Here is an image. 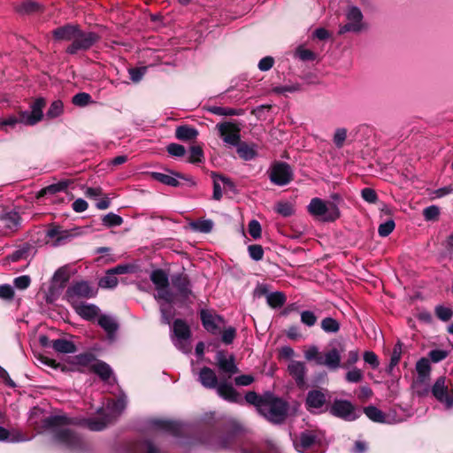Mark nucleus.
<instances>
[{"label": "nucleus", "instance_id": "obj_1", "mask_svg": "<svg viewBox=\"0 0 453 453\" xmlns=\"http://www.w3.org/2000/svg\"><path fill=\"white\" fill-rule=\"evenodd\" d=\"M202 438L216 449L239 450L241 453H265L236 423L209 422L203 427Z\"/></svg>", "mask_w": 453, "mask_h": 453}, {"label": "nucleus", "instance_id": "obj_2", "mask_svg": "<svg viewBox=\"0 0 453 453\" xmlns=\"http://www.w3.org/2000/svg\"><path fill=\"white\" fill-rule=\"evenodd\" d=\"M51 35L55 42H70L65 52L71 56L90 50L102 39L98 33L84 30L80 24L71 22L53 29Z\"/></svg>", "mask_w": 453, "mask_h": 453}, {"label": "nucleus", "instance_id": "obj_3", "mask_svg": "<svg viewBox=\"0 0 453 453\" xmlns=\"http://www.w3.org/2000/svg\"><path fill=\"white\" fill-rule=\"evenodd\" d=\"M77 418H72L65 415H51L42 419L41 426L44 430L54 432V440L71 450H80L83 448L81 437L73 430L63 428L70 425H78Z\"/></svg>", "mask_w": 453, "mask_h": 453}, {"label": "nucleus", "instance_id": "obj_4", "mask_svg": "<svg viewBox=\"0 0 453 453\" xmlns=\"http://www.w3.org/2000/svg\"><path fill=\"white\" fill-rule=\"evenodd\" d=\"M288 410L289 404L287 401L267 391L265 393V401L259 414L270 423L280 425L287 419Z\"/></svg>", "mask_w": 453, "mask_h": 453}, {"label": "nucleus", "instance_id": "obj_5", "mask_svg": "<svg viewBox=\"0 0 453 453\" xmlns=\"http://www.w3.org/2000/svg\"><path fill=\"white\" fill-rule=\"evenodd\" d=\"M308 212L323 222H334L341 217V211L334 202H326L314 197L307 206Z\"/></svg>", "mask_w": 453, "mask_h": 453}, {"label": "nucleus", "instance_id": "obj_6", "mask_svg": "<svg viewBox=\"0 0 453 453\" xmlns=\"http://www.w3.org/2000/svg\"><path fill=\"white\" fill-rule=\"evenodd\" d=\"M97 290L86 280L73 282L65 291V298L72 306L80 303V299H90L96 296Z\"/></svg>", "mask_w": 453, "mask_h": 453}, {"label": "nucleus", "instance_id": "obj_7", "mask_svg": "<svg viewBox=\"0 0 453 453\" xmlns=\"http://www.w3.org/2000/svg\"><path fill=\"white\" fill-rule=\"evenodd\" d=\"M330 413L345 421H354L362 412L350 401L335 399L330 407Z\"/></svg>", "mask_w": 453, "mask_h": 453}, {"label": "nucleus", "instance_id": "obj_8", "mask_svg": "<svg viewBox=\"0 0 453 453\" xmlns=\"http://www.w3.org/2000/svg\"><path fill=\"white\" fill-rule=\"evenodd\" d=\"M269 179L277 186H286L294 179L293 169L286 162H275L270 168Z\"/></svg>", "mask_w": 453, "mask_h": 453}, {"label": "nucleus", "instance_id": "obj_9", "mask_svg": "<svg viewBox=\"0 0 453 453\" xmlns=\"http://www.w3.org/2000/svg\"><path fill=\"white\" fill-rule=\"evenodd\" d=\"M345 350L344 344L337 342L329 348L321 355L319 365H324L331 371H335L342 367L341 354Z\"/></svg>", "mask_w": 453, "mask_h": 453}, {"label": "nucleus", "instance_id": "obj_10", "mask_svg": "<svg viewBox=\"0 0 453 453\" xmlns=\"http://www.w3.org/2000/svg\"><path fill=\"white\" fill-rule=\"evenodd\" d=\"M220 138L224 142L234 146L241 140V125L233 121H223L216 125Z\"/></svg>", "mask_w": 453, "mask_h": 453}, {"label": "nucleus", "instance_id": "obj_11", "mask_svg": "<svg viewBox=\"0 0 453 453\" xmlns=\"http://www.w3.org/2000/svg\"><path fill=\"white\" fill-rule=\"evenodd\" d=\"M294 443L296 450L301 453H318L316 449L320 446V439L315 432L305 430L300 433Z\"/></svg>", "mask_w": 453, "mask_h": 453}, {"label": "nucleus", "instance_id": "obj_12", "mask_svg": "<svg viewBox=\"0 0 453 453\" xmlns=\"http://www.w3.org/2000/svg\"><path fill=\"white\" fill-rule=\"evenodd\" d=\"M46 105L43 97L36 98L30 105L31 111H21V120L27 126H35L42 119V110Z\"/></svg>", "mask_w": 453, "mask_h": 453}, {"label": "nucleus", "instance_id": "obj_13", "mask_svg": "<svg viewBox=\"0 0 453 453\" xmlns=\"http://www.w3.org/2000/svg\"><path fill=\"white\" fill-rule=\"evenodd\" d=\"M168 171L173 176L162 173L153 172L151 173V177L153 180L171 187H179L180 185V181L175 177L186 180L190 187L196 186V181L192 179V177L187 176L179 172L170 170Z\"/></svg>", "mask_w": 453, "mask_h": 453}, {"label": "nucleus", "instance_id": "obj_14", "mask_svg": "<svg viewBox=\"0 0 453 453\" xmlns=\"http://www.w3.org/2000/svg\"><path fill=\"white\" fill-rule=\"evenodd\" d=\"M348 22L341 26L339 34H345L347 32L358 33L362 29L363 14L359 8L352 6L347 12Z\"/></svg>", "mask_w": 453, "mask_h": 453}, {"label": "nucleus", "instance_id": "obj_15", "mask_svg": "<svg viewBox=\"0 0 453 453\" xmlns=\"http://www.w3.org/2000/svg\"><path fill=\"white\" fill-rule=\"evenodd\" d=\"M171 281L182 300H187L189 296H193L189 277L185 273L173 274Z\"/></svg>", "mask_w": 453, "mask_h": 453}, {"label": "nucleus", "instance_id": "obj_16", "mask_svg": "<svg viewBox=\"0 0 453 453\" xmlns=\"http://www.w3.org/2000/svg\"><path fill=\"white\" fill-rule=\"evenodd\" d=\"M431 392L439 402L446 403L448 407L453 405V393H449L444 376H441L436 380Z\"/></svg>", "mask_w": 453, "mask_h": 453}, {"label": "nucleus", "instance_id": "obj_17", "mask_svg": "<svg viewBox=\"0 0 453 453\" xmlns=\"http://www.w3.org/2000/svg\"><path fill=\"white\" fill-rule=\"evenodd\" d=\"M200 319L204 329L212 334H217L219 332V324L225 322L222 316L203 309L200 311Z\"/></svg>", "mask_w": 453, "mask_h": 453}, {"label": "nucleus", "instance_id": "obj_18", "mask_svg": "<svg viewBox=\"0 0 453 453\" xmlns=\"http://www.w3.org/2000/svg\"><path fill=\"white\" fill-rule=\"evenodd\" d=\"M326 403V395L321 388L310 390L305 398L306 410L311 413L320 410Z\"/></svg>", "mask_w": 453, "mask_h": 453}, {"label": "nucleus", "instance_id": "obj_19", "mask_svg": "<svg viewBox=\"0 0 453 453\" xmlns=\"http://www.w3.org/2000/svg\"><path fill=\"white\" fill-rule=\"evenodd\" d=\"M289 375L295 380L296 386L303 388L305 386L306 365L303 362L292 360L288 365Z\"/></svg>", "mask_w": 453, "mask_h": 453}, {"label": "nucleus", "instance_id": "obj_20", "mask_svg": "<svg viewBox=\"0 0 453 453\" xmlns=\"http://www.w3.org/2000/svg\"><path fill=\"white\" fill-rule=\"evenodd\" d=\"M216 361L219 371L228 373L229 377L240 372L234 363V357L233 355H231L229 358H226L224 351H218L216 354Z\"/></svg>", "mask_w": 453, "mask_h": 453}, {"label": "nucleus", "instance_id": "obj_21", "mask_svg": "<svg viewBox=\"0 0 453 453\" xmlns=\"http://www.w3.org/2000/svg\"><path fill=\"white\" fill-rule=\"evenodd\" d=\"M216 388L218 395L224 400L234 403H242V396L231 384L227 382H220Z\"/></svg>", "mask_w": 453, "mask_h": 453}, {"label": "nucleus", "instance_id": "obj_22", "mask_svg": "<svg viewBox=\"0 0 453 453\" xmlns=\"http://www.w3.org/2000/svg\"><path fill=\"white\" fill-rule=\"evenodd\" d=\"M172 330L174 337H176L180 342L189 340L192 334L190 326L182 319L173 320Z\"/></svg>", "mask_w": 453, "mask_h": 453}, {"label": "nucleus", "instance_id": "obj_23", "mask_svg": "<svg viewBox=\"0 0 453 453\" xmlns=\"http://www.w3.org/2000/svg\"><path fill=\"white\" fill-rule=\"evenodd\" d=\"M44 6L32 0L23 1L20 4L15 7V11L21 15H33L39 14L44 12Z\"/></svg>", "mask_w": 453, "mask_h": 453}, {"label": "nucleus", "instance_id": "obj_24", "mask_svg": "<svg viewBox=\"0 0 453 453\" xmlns=\"http://www.w3.org/2000/svg\"><path fill=\"white\" fill-rule=\"evenodd\" d=\"M89 371L96 374L103 381H107L113 374L111 367L104 361L96 359L89 367Z\"/></svg>", "mask_w": 453, "mask_h": 453}, {"label": "nucleus", "instance_id": "obj_25", "mask_svg": "<svg viewBox=\"0 0 453 453\" xmlns=\"http://www.w3.org/2000/svg\"><path fill=\"white\" fill-rule=\"evenodd\" d=\"M113 422L114 416L105 414V412L100 418H88L86 420L87 426L91 431H102Z\"/></svg>", "mask_w": 453, "mask_h": 453}, {"label": "nucleus", "instance_id": "obj_26", "mask_svg": "<svg viewBox=\"0 0 453 453\" xmlns=\"http://www.w3.org/2000/svg\"><path fill=\"white\" fill-rule=\"evenodd\" d=\"M199 381L206 388H216L219 385L215 372L207 366H204L200 370Z\"/></svg>", "mask_w": 453, "mask_h": 453}, {"label": "nucleus", "instance_id": "obj_27", "mask_svg": "<svg viewBox=\"0 0 453 453\" xmlns=\"http://www.w3.org/2000/svg\"><path fill=\"white\" fill-rule=\"evenodd\" d=\"M199 132L188 125H180L175 129V137L182 142H191L197 138Z\"/></svg>", "mask_w": 453, "mask_h": 453}, {"label": "nucleus", "instance_id": "obj_28", "mask_svg": "<svg viewBox=\"0 0 453 453\" xmlns=\"http://www.w3.org/2000/svg\"><path fill=\"white\" fill-rule=\"evenodd\" d=\"M234 147H236L238 156L245 161L252 160L257 156V146L254 143L249 144L240 140L239 144H235Z\"/></svg>", "mask_w": 453, "mask_h": 453}, {"label": "nucleus", "instance_id": "obj_29", "mask_svg": "<svg viewBox=\"0 0 453 453\" xmlns=\"http://www.w3.org/2000/svg\"><path fill=\"white\" fill-rule=\"evenodd\" d=\"M151 424L155 428L168 432L173 435H178L181 429L178 422L168 419H154L151 421Z\"/></svg>", "mask_w": 453, "mask_h": 453}, {"label": "nucleus", "instance_id": "obj_30", "mask_svg": "<svg viewBox=\"0 0 453 453\" xmlns=\"http://www.w3.org/2000/svg\"><path fill=\"white\" fill-rule=\"evenodd\" d=\"M76 312L87 320L94 319L99 313V308L95 304L80 303L73 306Z\"/></svg>", "mask_w": 453, "mask_h": 453}, {"label": "nucleus", "instance_id": "obj_31", "mask_svg": "<svg viewBox=\"0 0 453 453\" xmlns=\"http://www.w3.org/2000/svg\"><path fill=\"white\" fill-rule=\"evenodd\" d=\"M51 348L56 352L62 353V354L74 353L77 351V347L74 344V342L72 341L64 339V338H58V339L53 340Z\"/></svg>", "mask_w": 453, "mask_h": 453}, {"label": "nucleus", "instance_id": "obj_32", "mask_svg": "<svg viewBox=\"0 0 453 453\" xmlns=\"http://www.w3.org/2000/svg\"><path fill=\"white\" fill-rule=\"evenodd\" d=\"M96 357L95 354L91 352H84L73 357L68 366L73 367L74 370H76L75 365L89 368L90 365L96 362Z\"/></svg>", "mask_w": 453, "mask_h": 453}, {"label": "nucleus", "instance_id": "obj_33", "mask_svg": "<svg viewBox=\"0 0 453 453\" xmlns=\"http://www.w3.org/2000/svg\"><path fill=\"white\" fill-rule=\"evenodd\" d=\"M150 278L157 289L167 288L169 287L168 275L163 269L152 271Z\"/></svg>", "mask_w": 453, "mask_h": 453}, {"label": "nucleus", "instance_id": "obj_34", "mask_svg": "<svg viewBox=\"0 0 453 453\" xmlns=\"http://www.w3.org/2000/svg\"><path fill=\"white\" fill-rule=\"evenodd\" d=\"M70 181L69 180H61L58 183H54L51 185H49L43 188H42L36 195V198L40 199L43 197L44 196L50 194L54 195L61 191H65L68 186Z\"/></svg>", "mask_w": 453, "mask_h": 453}, {"label": "nucleus", "instance_id": "obj_35", "mask_svg": "<svg viewBox=\"0 0 453 453\" xmlns=\"http://www.w3.org/2000/svg\"><path fill=\"white\" fill-rule=\"evenodd\" d=\"M207 111L218 116H241L244 113L243 109H234L221 106H209Z\"/></svg>", "mask_w": 453, "mask_h": 453}, {"label": "nucleus", "instance_id": "obj_36", "mask_svg": "<svg viewBox=\"0 0 453 453\" xmlns=\"http://www.w3.org/2000/svg\"><path fill=\"white\" fill-rule=\"evenodd\" d=\"M1 220L6 228L17 230L20 224V215L17 211H9L1 217Z\"/></svg>", "mask_w": 453, "mask_h": 453}, {"label": "nucleus", "instance_id": "obj_37", "mask_svg": "<svg viewBox=\"0 0 453 453\" xmlns=\"http://www.w3.org/2000/svg\"><path fill=\"white\" fill-rule=\"evenodd\" d=\"M363 412L369 419L376 423H385L386 415L383 411L373 405H369L364 408Z\"/></svg>", "mask_w": 453, "mask_h": 453}, {"label": "nucleus", "instance_id": "obj_38", "mask_svg": "<svg viewBox=\"0 0 453 453\" xmlns=\"http://www.w3.org/2000/svg\"><path fill=\"white\" fill-rule=\"evenodd\" d=\"M287 301V296L283 292L276 291L267 295V304L273 309L282 307Z\"/></svg>", "mask_w": 453, "mask_h": 453}, {"label": "nucleus", "instance_id": "obj_39", "mask_svg": "<svg viewBox=\"0 0 453 453\" xmlns=\"http://www.w3.org/2000/svg\"><path fill=\"white\" fill-rule=\"evenodd\" d=\"M416 370L418 372V378L421 382H424L430 374L431 366L429 360L423 357L417 362Z\"/></svg>", "mask_w": 453, "mask_h": 453}, {"label": "nucleus", "instance_id": "obj_40", "mask_svg": "<svg viewBox=\"0 0 453 453\" xmlns=\"http://www.w3.org/2000/svg\"><path fill=\"white\" fill-rule=\"evenodd\" d=\"M126 408V401L122 398H119L117 400L112 401L111 403L108 404L107 409L109 410L108 412H105V414H111L114 416V422L117 420V418L121 415L123 411Z\"/></svg>", "mask_w": 453, "mask_h": 453}, {"label": "nucleus", "instance_id": "obj_41", "mask_svg": "<svg viewBox=\"0 0 453 453\" xmlns=\"http://www.w3.org/2000/svg\"><path fill=\"white\" fill-rule=\"evenodd\" d=\"M321 329L327 334H334L340 330V323L332 317H326L320 322Z\"/></svg>", "mask_w": 453, "mask_h": 453}, {"label": "nucleus", "instance_id": "obj_42", "mask_svg": "<svg viewBox=\"0 0 453 453\" xmlns=\"http://www.w3.org/2000/svg\"><path fill=\"white\" fill-rule=\"evenodd\" d=\"M98 325L104 328L109 335L115 334L118 330V324L107 315H101L99 317Z\"/></svg>", "mask_w": 453, "mask_h": 453}, {"label": "nucleus", "instance_id": "obj_43", "mask_svg": "<svg viewBox=\"0 0 453 453\" xmlns=\"http://www.w3.org/2000/svg\"><path fill=\"white\" fill-rule=\"evenodd\" d=\"M190 155L188 158V162L190 164H198L204 161V153L201 145H192L189 148Z\"/></svg>", "mask_w": 453, "mask_h": 453}, {"label": "nucleus", "instance_id": "obj_44", "mask_svg": "<svg viewBox=\"0 0 453 453\" xmlns=\"http://www.w3.org/2000/svg\"><path fill=\"white\" fill-rule=\"evenodd\" d=\"M244 398L248 403L254 405L259 412L264 404L265 393L263 395H258L255 391H249L245 394Z\"/></svg>", "mask_w": 453, "mask_h": 453}, {"label": "nucleus", "instance_id": "obj_45", "mask_svg": "<svg viewBox=\"0 0 453 453\" xmlns=\"http://www.w3.org/2000/svg\"><path fill=\"white\" fill-rule=\"evenodd\" d=\"M103 225L107 227H114L119 226L123 224V219L119 215H117L113 212H109L108 214L102 217Z\"/></svg>", "mask_w": 453, "mask_h": 453}, {"label": "nucleus", "instance_id": "obj_46", "mask_svg": "<svg viewBox=\"0 0 453 453\" xmlns=\"http://www.w3.org/2000/svg\"><path fill=\"white\" fill-rule=\"evenodd\" d=\"M275 211L282 217L288 218L295 213V208L291 203L280 201L276 203Z\"/></svg>", "mask_w": 453, "mask_h": 453}, {"label": "nucleus", "instance_id": "obj_47", "mask_svg": "<svg viewBox=\"0 0 453 453\" xmlns=\"http://www.w3.org/2000/svg\"><path fill=\"white\" fill-rule=\"evenodd\" d=\"M64 111V104L61 100H55L50 105L46 117L48 119H55L59 117Z\"/></svg>", "mask_w": 453, "mask_h": 453}, {"label": "nucleus", "instance_id": "obj_48", "mask_svg": "<svg viewBox=\"0 0 453 453\" xmlns=\"http://www.w3.org/2000/svg\"><path fill=\"white\" fill-rule=\"evenodd\" d=\"M402 347L403 343L398 341L397 343L394 346L393 352L390 358V363L387 369V372L391 373L394 367L399 363L402 354Z\"/></svg>", "mask_w": 453, "mask_h": 453}, {"label": "nucleus", "instance_id": "obj_49", "mask_svg": "<svg viewBox=\"0 0 453 453\" xmlns=\"http://www.w3.org/2000/svg\"><path fill=\"white\" fill-rule=\"evenodd\" d=\"M434 314L440 320L448 322L453 317V310L443 305H437L434 308Z\"/></svg>", "mask_w": 453, "mask_h": 453}, {"label": "nucleus", "instance_id": "obj_50", "mask_svg": "<svg viewBox=\"0 0 453 453\" xmlns=\"http://www.w3.org/2000/svg\"><path fill=\"white\" fill-rule=\"evenodd\" d=\"M118 279L107 271L106 275L99 280L98 286L102 288H113L118 285Z\"/></svg>", "mask_w": 453, "mask_h": 453}, {"label": "nucleus", "instance_id": "obj_51", "mask_svg": "<svg viewBox=\"0 0 453 453\" xmlns=\"http://www.w3.org/2000/svg\"><path fill=\"white\" fill-rule=\"evenodd\" d=\"M191 226L198 232L208 234L213 228V222L211 219H203L192 222Z\"/></svg>", "mask_w": 453, "mask_h": 453}, {"label": "nucleus", "instance_id": "obj_52", "mask_svg": "<svg viewBox=\"0 0 453 453\" xmlns=\"http://www.w3.org/2000/svg\"><path fill=\"white\" fill-rule=\"evenodd\" d=\"M91 101V96L86 92L77 93L72 98V103L79 107L87 106Z\"/></svg>", "mask_w": 453, "mask_h": 453}, {"label": "nucleus", "instance_id": "obj_53", "mask_svg": "<svg viewBox=\"0 0 453 453\" xmlns=\"http://www.w3.org/2000/svg\"><path fill=\"white\" fill-rule=\"evenodd\" d=\"M395 227V221L393 219H388L379 226L378 234L381 237H387L394 231Z\"/></svg>", "mask_w": 453, "mask_h": 453}, {"label": "nucleus", "instance_id": "obj_54", "mask_svg": "<svg viewBox=\"0 0 453 453\" xmlns=\"http://www.w3.org/2000/svg\"><path fill=\"white\" fill-rule=\"evenodd\" d=\"M166 151L173 157H181L186 154V149L183 145L172 142L166 146Z\"/></svg>", "mask_w": 453, "mask_h": 453}, {"label": "nucleus", "instance_id": "obj_55", "mask_svg": "<svg viewBox=\"0 0 453 453\" xmlns=\"http://www.w3.org/2000/svg\"><path fill=\"white\" fill-rule=\"evenodd\" d=\"M440 215V209L436 205H430L423 210V216L426 221H435Z\"/></svg>", "mask_w": 453, "mask_h": 453}, {"label": "nucleus", "instance_id": "obj_56", "mask_svg": "<svg viewBox=\"0 0 453 453\" xmlns=\"http://www.w3.org/2000/svg\"><path fill=\"white\" fill-rule=\"evenodd\" d=\"M250 257L255 261H260L264 257V249L259 244H251L248 246Z\"/></svg>", "mask_w": 453, "mask_h": 453}, {"label": "nucleus", "instance_id": "obj_57", "mask_svg": "<svg viewBox=\"0 0 453 453\" xmlns=\"http://www.w3.org/2000/svg\"><path fill=\"white\" fill-rule=\"evenodd\" d=\"M248 231L253 239L257 240L261 238L262 228L260 223L257 220L252 219L250 221L248 225Z\"/></svg>", "mask_w": 453, "mask_h": 453}, {"label": "nucleus", "instance_id": "obj_58", "mask_svg": "<svg viewBox=\"0 0 453 453\" xmlns=\"http://www.w3.org/2000/svg\"><path fill=\"white\" fill-rule=\"evenodd\" d=\"M347 138V129L346 128H337L334 134V143L336 148L341 149L343 147L345 140Z\"/></svg>", "mask_w": 453, "mask_h": 453}, {"label": "nucleus", "instance_id": "obj_59", "mask_svg": "<svg viewBox=\"0 0 453 453\" xmlns=\"http://www.w3.org/2000/svg\"><path fill=\"white\" fill-rule=\"evenodd\" d=\"M300 316L301 322L309 327L313 326L317 323L318 318L313 311H303Z\"/></svg>", "mask_w": 453, "mask_h": 453}, {"label": "nucleus", "instance_id": "obj_60", "mask_svg": "<svg viewBox=\"0 0 453 453\" xmlns=\"http://www.w3.org/2000/svg\"><path fill=\"white\" fill-rule=\"evenodd\" d=\"M69 278L70 276L64 267L58 269L53 275V280L60 282V288H64L65 286V284L69 280Z\"/></svg>", "mask_w": 453, "mask_h": 453}, {"label": "nucleus", "instance_id": "obj_61", "mask_svg": "<svg viewBox=\"0 0 453 453\" xmlns=\"http://www.w3.org/2000/svg\"><path fill=\"white\" fill-rule=\"evenodd\" d=\"M361 197L369 203H375L378 201V195L373 188H365L361 190Z\"/></svg>", "mask_w": 453, "mask_h": 453}, {"label": "nucleus", "instance_id": "obj_62", "mask_svg": "<svg viewBox=\"0 0 453 453\" xmlns=\"http://www.w3.org/2000/svg\"><path fill=\"white\" fill-rule=\"evenodd\" d=\"M322 352L319 351L317 346L310 347L304 353V357L308 361H315L316 365H319V361L321 358Z\"/></svg>", "mask_w": 453, "mask_h": 453}, {"label": "nucleus", "instance_id": "obj_63", "mask_svg": "<svg viewBox=\"0 0 453 453\" xmlns=\"http://www.w3.org/2000/svg\"><path fill=\"white\" fill-rule=\"evenodd\" d=\"M146 69H147V67H145V66L130 68L128 70V72H129L130 79L132 80V81L135 82V83L139 82L144 76V74L146 73Z\"/></svg>", "mask_w": 453, "mask_h": 453}, {"label": "nucleus", "instance_id": "obj_64", "mask_svg": "<svg viewBox=\"0 0 453 453\" xmlns=\"http://www.w3.org/2000/svg\"><path fill=\"white\" fill-rule=\"evenodd\" d=\"M29 250H30V245L27 244L26 246L22 247L21 249L13 251L10 255V259L12 262H18L23 258H26Z\"/></svg>", "mask_w": 453, "mask_h": 453}]
</instances>
